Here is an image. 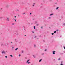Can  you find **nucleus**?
Segmentation results:
<instances>
[{
	"label": "nucleus",
	"instance_id": "f257e3e1",
	"mask_svg": "<svg viewBox=\"0 0 65 65\" xmlns=\"http://www.w3.org/2000/svg\"><path fill=\"white\" fill-rule=\"evenodd\" d=\"M29 61H30V60H28L26 62L28 64H30V63H31V62H28Z\"/></svg>",
	"mask_w": 65,
	"mask_h": 65
},
{
	"label": "nucleus",
	"instance_id": "f03ea898",
	"mask_svg": "<svg viewBox=\"0 0 65 65\" xmlns=\"http://www.w3.org/2000/svg\"><path fill=\"white\" fill-rule=\"evenodd\" d=\"M2 54H5V52L4 51H2Z\"/></svg>",
	"mask_w": 65,
	"mask_h": 65
},
{
	"label": "nucleus",
	"instance_id": "7ed1b4c3",
	"mask_svg": "<svg viewBox=\"0 0 65 65\" xmlns=\"http://www.w3.org/2000/svg\"><path fill=\"white\" fill-rule=\"evenodd\" d=\"M55 53H56V51H53V54H54V55H55Z\"/></svg>",
	"mask_w": 65,
	"mask_h": 65
},
{
	"label": "nucleus",
	"instance_id": "20e7f679",
	"mask_svg": "<svg viewBox=\"0 0 65 65\" xmlns=\"http://www.w3.org/2000/svg\"><path fill=\"white\" fill-rule=\"evenodd\" d=\"M7 21H9V19L8 18H7Z\"/></svg>",
	"mask_w": 65,
	"mask_h": 65
},
{
	"label": "nucleus",
	"instance_id": "39448f33",
	"mask_svg": "<svg viewBox=\"0 0 65 65\" xmlns=\"http://www.w3.org/2000/svg\"><path fill=\"white\" fill-rule=\"evenodd\" d=\"M41 60H42V59H40L39 60V62H41Z\"/></svg>",
	"mask_w": 65,
	"mask_h": 65
},
{
	"label": "nucleus",
	"instance_id": "423d86ee",
	"mask_svg": "<svg viewBox=\"0 0 65 65\" xmlns=\"http://www.w3.org/2000/svg\"><path fill=\"white\" fill-rule=\"evenodd\" d=\"M34 29H36L35 26H34Z\"/></svg>",
	"mask_w": 65,
	"mask_h": 65
},
{
	"label": "nucleus",
	"instance_id": "0eeeda50",
	"mask_svg": "<svg viewBox=\"0 0 65 65\" xmlns=\"http://www.w3.org/2000/svg\"><path fill=\"white\" fill-rule=\"evenodd\" d=\"M17 50H18V48H16L15 49V51H17Z\"/></svg>",
	"mask_w": 65,
	"mask_h": 65
},
{
	"label": "nucleus",
	"instance_id": "6e6552de",
	"mask_svg": "<svg viewBox=\"0 0 65 65\" xmlns=\"http://www.w3.org/2000/svg\"><path fill=\"white\" fill-rule=\"evenodd\" d=\"M53 15V14H52L50 15Z\"/></svg>",
	"mask_w": 65,
	"mask_h": 65
},
{
	"label": "nucleus",
	"instance_id": "1a4fd4ad",
	"mask_svg": "<svg viewBox=\"0 0 65 65\" xmlns=\"http://www.w3.org/2000/svg\"><path fill=\"white\" fill-rule=\"evenodd\" d=\"M10 57H12L13 56H12V55H10Z\"/></svg>",
	"mask_w": 65,
	"mask_h": 65
},
{
	"label": "nucleus",
	"instance_id": "9d476101",
	"mask_svg": "<svg viewBox=\"0 0 65 65\" xmlns=\"http://www.w3.org/2000/svg\"><path fill=\"white\" fill-rule=\"evenodd\" d=\"M58 8H59V7H58L56 8V9H58Z\"/></svg>",
	"mask_w": 65,
	"mask_h": 65
},
{
	"label": "nucleus",
	"instance_id": "9b49d317",
	"mask_svg": "<svg viewBox=\"0 0 65 65\" xmlns=\"http://www.w3.org/2000/svg\"><path fill=\"white\" fill-rule=\"evenodd\" d=\"M54 33H56V31H55L54 32Z\"/></svg>",
	"mask_w": 65,
	"mask_h": 65
},
{
	"label": "nucleus",
	"instance_id": "f8f14e48",
	"mask_svg": "<svg viewBox=\"0 0 65 65\" xmlns=\"http://www.w3.org/2000/svg\"><path fill=\"white\" fill-rule=\"evenodd\" d=\"M5 58H7V56H5Z\"/></svg>",
	"mask_w": 65,
	"mask_h": 65
},
{
	"label": "nucleus",
	"instance_id": "ddd939ff",
	"mask_svg": "<svg viewBox=\"0 0 65 65\" xmlns=\"http://www.w3.org/2000/svg\"><path fill=\"white\" fill-rule=\"evenodd\" d=\"M25 14V13H23V14Z\"/></svg>",
	"mask_w": 65,
	"mask_h": 65
},
{
	"label": "nucleus",
	"instance_id": "4468645a",
	"mask_svg": "<svg viewBox=\"0 0 65 65\" xmlns=\"http://www.w3.org/2000/svg\"><path fill=\"white\" fill-rule=\"evenodd\" d=\"M20 56H21V55H20V54H19V57H20Z\"/></svg>",
	"mask_w": 65,
	"mask_h": 65
},
{
	"label": "nucleus",
	"instance_id": "2eb2a0df",
	"mask_svg": "<svg viewBox=\"0 0 65 65\" xmlns=\"http://www.w3.org/2000/svg\"><path fill=\"white\" fill-rule=\"evenodd\" d=\"M52 35H54V33H52Z\"/></svg>",
	"mask_w": 65,
	"mask_h": 65
},
{
	"label": "nucleus",
	"instance_id": "dca6fc26",
	"mask_svg": "<svg viewBox=\"0 0 65 65\" xmlns=\"http://www.w3.org/2000/svg\"><path fill=\"white\" fill-rule=\"evenodd\" d=\"M33 56L34 57V58L35 57V56L34 55H33Z\"/></svg>",
	"mask_w": 65,
	"mask_h": 65
},
{
	"label": "nucleus",
	"instance_id": "f3484780",
	"mask_svg": "<svg viewBox=\"0 0 65 65\" xmlns=\"http://www.w3.org/2000/svg\"><path fill=\"white\" fill-rule=\"evenodd\" d=\"M15 22H17V21H16V20L15 19Z\"/></svg>",
	"mask_w": 65,
	"mask_h": 65
},
{
	"label": "nucleus",
	"instance_id": "a211bd4d",
	"mask_svg": "<svg viewBox=\"0 0 65 65\" xmlns=\"http://www.w3.org/2000/svg\"><path fill=\"white\" fill-rule=\"evenodd\" d=\"M3 45V44H1V45Z\"/></svg>",
	"mask_w": 65,
	"mask_h": 65
},
{
	"label": "nucleus",
	"instance_id": "6ab92c4d",
	"mask_svg": "<svg viewBox=\"0 0 65 65\" xmlns=\"http://www.w3.org/2000/svg\"><path fill=\"white\" fill-rule=\"evenodd\" d=\"M57 31H59V30L58 29L57 30Z\"/></svg>",
	"mask_w": 65,
	"mask_h": 65
},
{
	"label": "nucleus",
	"instance_id": "aec40b11",
	"mask_svg": "<svg viewBox=\"0 0 65 65\" xmlns=\"http://www.w3.org/2000/svg\"><path fill=\"white\" fill-rule=\"evenodd\" d=\"M33 4H34V5L35 4V3H34Z\"/></svg>",
	"mask_w": 65,
	"mask_h": 65
},
{
	"label": "nucleus",
	"instance_id": "412c9836",
	"mask_svg": "<svg viewBox=\"0 0 65 65\" xmlns=\"http://www.w3.org/2000/svg\"><path fill=\"white\" fill-rule=\"evenodd\" d=\"M46 49H45V51H46Z\"/></svg>",
	"mask_w": 65,
	"mask_h": 65
},
{
	"label": "nucleus",
	"instance_id": "4be33fe9",
	"mask_svg": "<svg viewBox=\"0 0 65 65\" xmlns=\"http://www.w3.org/2000/svg\"><path fill=\"white\" fill-rule=\"evenodd\" d=\"M63 64H60V65H63Z\"/></svg>",
	"mask_w": 65,
	"mask_h": 65
},
{
	"label": "nucleus",
	"instance_id": "5701e85b",
	"mask_svg": "<svg viewBox=\"0 0 65 65\" xmlns=\"http://www.w3.org/2000/svg\"><path fill=\"white\" fill-rule=\"evenodd\" d=\"M34 6V5H32V6Z\"/></svg>",
	"mask_w": 65,
	"mask_h": 65
},
{
	"label": "nucleus",
	"instance_id": "b1692460",
	"mask_svg": "<svg viewBox=\"0 0 65 65\" xmlns=\"http://www.w3.org/2000/svg\"><path fill=\"white\" fill-rule=\"evenodd\" d=\"M39 24H37V26H38Z\"/></svg>",
	"mask_w": 65,
	"mask_h": 65
},
{
	"label": "nucleus",
	"instance_id": "393cba45",
	"mask_svg": "<svg viewBox=\"0 0 65 65\" xmlns=\"http://www.w3.org/2000/svg\"><path fill=\"white\" fill-rule=\"evenodd\" d=\"M1 10H2V8H1Z\"/></svg>",
	"mask_w": 65,
	"mask_h": 65
},
{
	"label": "nucleus",
	"instance_id": "a878e982",
	"mask_svg": "<svg viewBox=\"0 0 65 65\" xmlns=\"http://www.w3.org/2000/svg\"><path fill=\"white\" fill-rule=\"evenodd\" d=\"M22 53H23L24 52L23 51H22Z\"/></svg>",
	"mask_w": 65,
	"mask_h": 65
},
{
	"label": "nucleus",
	"instance_id": "bb28decb",
	"mask_svg": "<svg viewBox=\"0 0 65 65\" xmlns=\"http://www.w3.org/2000/svg\"><path fill=\"white\" fill-rule=\"evenodd\" d=\"M32 14V13H30V14Z\"/></svg>",
	"mask_w": 65,
	"mask_h": 65
},
{
	"label": "nucleus",
	"instance_id": "cd10ccee",
	"mask_svg": "<svg viewBox=\"0 0 65 65\" xmlns=\"http://www.w3.org/2000/svg\"><path fill=\"white\" fill-rule=\"evenodd\" d=\"M14 17H15V18H16V16H14Z\"/></svg>",
	"mask_w": 65,
	"mask_h": 65
},
{
	"label": "nucleus",
	"instance_id": "c85d7f7f",
	"mask_svg": "<svg viewBox=\"0 0 65 65\" xmlns=\"http://www.w3.org/2000/svg\"><path fill=\"white\" fill-rule=\"evenodd\" d=\"M41 28H42V27H41Z\"/></svg>",
	"mask_w": 65,
	"mask_h": 65
},
{
	"label": "nucleus",
	"instance_id": "c756f323",
	"mask_svg": "<svg viewBox=\"0 0 65 65\" xmlns=\"http://www.w3.org/2000/svg\"><path fill=\"white\" fill-rule=\"evenodd\" d=\"M36 37V36L35 37V38Z\"/></svg>",
	"mask_w": 65,
	"mask_h": 65
},
{
	"label": "nucleus",
	"instance_id": "7c9ffc66",
	"mask_svg": "<svg viewBox=\"0 0 65 65\" xmlns=\"http://www.w3.org/2000/svg\"><path fill=\"white\" fill-rule=\"evenodd\" d=\"M64 50H65V47H64Z\"/></svg>",
	"mask_w": 65,
	"mask_h": 65
},
{
	"label": "nucleus",
	"instance_id": "2f4dec72",
	"mask_svg": "<svg viewBox=\"0 0 65 65\" xmlns=\"http://www.w3.org/2000/svg\"><path fill=\"white\" fill-rule=\"evenodd\" d=\"M14 48V47H12V48Z\"/></svg>",
	"mask_w": 65,
	"mask_h": 65
},
{
	"label": "nucleus",
	"instance_id": "473e14b6",
	"mask_svg": "<svg viewBox=\"0 0 65 65\" xmlns=\"http://www.w3.org/2000/svg\"><path fill=\"white\" fill-rule=\"evenodd\" d=\"M35 46H36L35 45Z\"/></svg>",
	"mask_w": 65,
	"mask_h": 65
},
{
	"label": "nucleus",
	"instance_id": "72a5a7b5",
	"mask_svg": "<svg viewBox=\"0 0 65 65\" xmlns=\"http://www.w3.org/2000/svg\"><path fill=\"white\" fill-rule=\"evenodd\" d=\"M55 4H57V3H55Z\"/></svg>",
	"mask_w": 65,
	"mask_h": 65
},
{
	"label": "nucleus",
	"instance_id": "f704fd0d",
	"mask_svg": "<svg viewBox=\"0 0 65 65\" xmlns=\"http://www.w3.org/2000/svg\"><path fill=\"white\" fill-rule=\"evenodd\" d=\"M11 43H12V42H11Z\"/></svg>",
	"mask_w": 65,
	"mask_h": 65
},
{
	"label": "nucleus",
	"instance_id": "c9c22d12",
	"mask_svg": "<svg viewBox=\"0 0 65 65\" xmlns=\"http://www.w3.org/2000/svg\"><path fill=\"white\" fill-rule=\"evenodd\" d=\"M50 18V19H51V18Z\"/></svg>",
	"mask_w": 65,
	"mask_h": 65
},
{
	"label": "nucleus",
	"instance_id": "e433bc0d",
	"mask_svg": "<svg viewBox=\"0 0 65 65\" xmlns=\"http://www.w3.org/2000/svg\"><path fill=\"white\" fill-rule=\"evenodd\" d=\"M25 36H26V35H25Z\"/></svg>",
	"mask_w": 65,
	"mask_h": 65
},
{
	"label": "nucleus",
	"instance_id": "4c0bfd02",
	"mask_svg": "<svg viewBox=\"0 0 65 65\" xmlns=\"http://www.w3.org/2000/svg\"><path fill=\"white\" fill-rule=\"evenodd\" d=\"M37 39H38V38H37Z\"/></svg>",
	"mask_w": 65,
	"mask_h": 65
},
{
	"label": "nucleus",
	"instance_id": "58836bf2",
	"mask_svg": "<svg viewBox=\"0 0 65 65\" xmlns=\"http://www.w3.org/2000/svg\"><path fill=\"white\" fill-rule=\"evenodd\" d=\"M33 32V33H34V32Z\"/></svg>",
	"mask_w": 65,
	"mask_h": 65
},
{
	"label": "nucleus",
	"instance_id": "ea45409f",
	"mask_svg": "<svg viewBox=\"0 0 65 65\" xmlns=\"http://www.w3.org/2000/svg\"><path fill=\"white\" fill-rule=\"evenodd\" d=\"M13 25V24H12Z\"/></svg>",
	"mask_w": 65,
	"mask_h": 65
}]
</instances>
